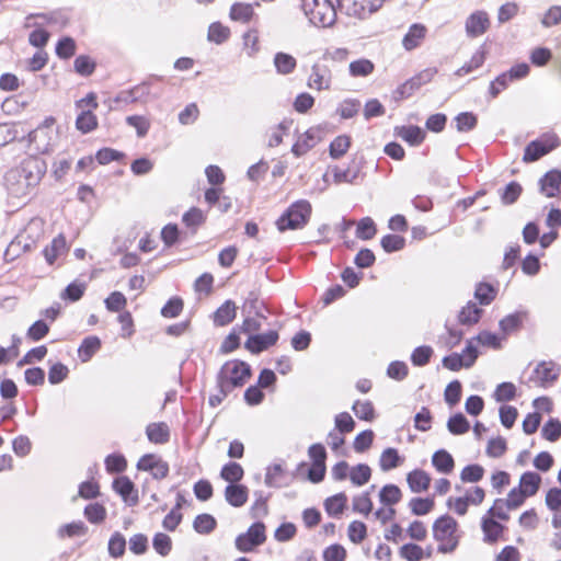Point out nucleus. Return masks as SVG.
Wrapping results in <instances>:
<instances>
[{"mask_svg":"<svg viewBox=\"0 0 561 561\" xmlns=\"http://www.w3.org/2000/svg\"><path fill=\"white\" fill-rule=\"evenodd\" d=\"M76 119V127L83 134L90 133L98 126L96 116L90 110H80Z\"/></svg>","mask_w":561,"mask_h":561,"instance_id":"39","label":"nucleus"},{"mask_svg":"<svg viewBox=\"0 0 561 561\" xmlns=\"http://www.w3.org/2000/svg\"><path fill=\"white\" fill-rule=\"evenodd\" d=\"M401 497L402 492L396 484H386L379 492V501L386 506L399 503Z\"/></svg>","mask_w":561,"mask_h":561,"instance_id":"40","label":"nucleus"},{"mask_svg":"<svg viewBox=\"0 0 561 561\" xmlns=\"http://www.w3.org/2000/svg\"><path fill=\"white\" fill-rule=\"evenodd\" d=\"M88 531V527L84 525L83 522H72L66 525H62L58 528V537L65 538V537H76V536H83Z\"/></svg>","mask_w":561,"mask_h":561,"instance_id":"48","label":"nucleus"},{"mask_svg":"<svg viewBox=\"0 0 561 561\" xmlns=\"http://www.w3.org/2000/svg\"><path fill=\"white\" fill-rule=\"evenodd\" d=\"M490 27V19L486 12L476 11L471 13L465 23L466 34L474 38L483 35Z\"/></svg>","mask_w":561,"mask_h":561,"instance_id":"16","label":"nucleus"},{"mask_svg":"<svg viewBox=\"0 0 561 561\" xmlns=\"http://www.w3.org/2000/svg\"><path fill=\"white\" fill-rule=\"evenodd\" d=\"M300 8L311 24L329 27L336 19V11L330 0H300Z\"/></svg>","mask_w":561,"mask_h":561,"instance_id":"5","label":"nucleus"},{"mask_svg":"<svg viewBox=\"0 0 561 561\" xmlns=\"http://www.w3.org/2000/svg\"><path fill=\"white\" fill-rule=\"evenodd\" d=\"M398 136L412 146L420 145L425 138L424 131L419 126L413 125L398 129Z\"/></svg>","mask_w":561,"mask_h":561,"instance_id":"37","label":"nucleus"},{"mask_svg":"<svg viewBox=\"0 0 561 561\" xmlns=\"http://www.w3.org/2000/svg\"><path fill=\"white\" fill-rule=\"evenodd\" d=\"M114 491L122 496L128 505L138 503V493L131 480L126 476H121L113 481Z\"/></svg>","mask_w":561,"mask_h":561,"instance_id":"19","label":"nucleus"},{"mask_svg":"<svg viewBox=\"0 0 561 561\" xmlns=\"http://www.w3.org/2000/svg\"><path fill=\"white\" fill-rule=\"evenodd\" d=\"M447 428L453 435H462L470 428V424L461 413H457L449 417Z\"/></svg>","mask_w":561,"mask_h":561,"instance_id":"49","label":"nucleus"},{"mask_svg":"<svg viewBox=\"0 0 561 561\" xmlns=\"http://www.w3.org/2000/svg\"><path fill=\"white\" fill-rule=\"evenodd\" d=\"M321 139L322 128L320 126H312L297 137V140L291 147V152L299 158L316 147Z\"/></svg>","mask_w":561,"mask_h":561,"instance_id":"11","label":"nucleus"},{"mask_svg":"<svg viewBox=\"0 0 561 561\" xmlns=\"http://www.w3.org/2000/svg\"><path fill=\"white\" fill-rule=\"evenodd\" d=\"M311 211V204L307 199L296 201L276 220L278 231L302 229L308 224Z\"/></svg>","mask_w":561,"mask_h":561,"instance_id":"4","label":"nucleus"},{"mask_svg":"<svg viewBox=\"0 0 561 561\" xmlns=\"http://www.w3.org/2000/svg\"><path fill=\"white\" fill-rule=\"evenodd\" d=\"M437 70L435 68H427L405 81L399 89L398 93L402 96L411 95L415 90L420 89L423 84L431 82Z\"/></svg>","mask_w":561,"mask_h":561,"instance_id":"17","label":"nucleus"},{"mask_svg":"<svg viewBox=\"0 0 561 561\" xmlns=\"http://www.w3.org/2000/svg\"><path fill=\"white\" fill-rule=\"evenodd\" d=\"M73 67L77 73L88 77L95 69V62L87 55H80L75 59Z\"/></svg>","mask_w":561,"mask_h":561,"instance_id":"63","label":"nucleus"},{"mask_svg":"<svg viewBox=\"0 0 561 561\" xmlns=\"http://www.w3.org/2000/svg\"><path fill=\"white\" fill-rule=\"evenodd\" d=\"M541 435L549 442H557L561 436V422L550 419L541 428Z\"/></svg>","mask_w":561,"mask_h":561,"instance_id":"59","label":"nucleus"},{"mask_svg":"<svg viewBox=\"0 0 561 561\" xmlns=\"http://www.w3.org/2000/svg\"><path fill=\"white\" fill-rule=\"evenodd\" d=\"M339 5L350 16L365 19L381 8L383 0H337Z\"/></svg>","mask_w":561,"mask_h":561,"instance_id":"9","label":"nucleus"},{"mask_svg":"<svg viewBox=\"0 0 561 561\" xmlns=\"http://www.w3.org/2000/svg\"><path fill=\"white\" fill-rule=\"evenodd\" d=\"M359 107V101L354 99H347L339 104L337 113L342 118L348 119L354 117L358 113Z\"/></svg>","mask_w":561,"mask_h":561,"instance_id":"64","label":"nucleus"},{"mask_svg":"<svg viewBox=\"0 0 561 561\" xmlns=\"http://www.w3.org/2000/svg\"><path fill=\"white\" fill-rule=\"evenodd\" d=\"M278 339V332L275 330H271L261 334H251L244 343V347L252 354H260L268 347L275 345Z\"/></svg>","mask_w":561,"mask_h":561,"instance_id":"13","label":"nucleus"},{"mask_svg":"<svg viewBox=\"0 0 561 561\" xmlns=\"http://www.w3.org/2000/svg\"><path fill=\"white\" fill-rule=\"evenodd\" d=\"M105 308L111 312H121L127 305V299L121 291H113L104 300Z\"/></svg>","mask_w":561,"mask_h":561,"instance_id":"57","label":"nucleus"},{"mask_svg":"<svg viewBox=\"0 0 561 561\" xmlns=\"http://www.w3.org/2000/svg\"><path fill=\"white\" fill-rule=\"evenodd\" d=\"M68 251V245L66 238L62 234H58L54 238L49 245H47L44 251V257L49 265H53L60 256L66 254Z\"/></svg>","mask_w":561,"mask_h":561,"instance_id":"22","label":"nucleus"},{"mask_svg":"<svg viewBox=\"0 0 561 561\" xmlns=\"http://www.w3.org/2000/svg\"><path fill=\"white\" fill-rule=\"evenodd\" d=\"M230 36V30L229 27L222 25L219 22H214L208 27V34L207 38L209 42H213L215 44H222L225 43Z\"/></svg>","mask_w":561,"mask_h":561,"instance_id":"44","label":"nucleus"},{"mask_svg":"<svg viewBox=\"0 0 561 561\" xmlns=\"http://www.w3.org/2000/svg\"><path fill=\"white\" fill-rule=\"evenodd\" d=\"M427 28L425 25L420 23L412 24L402 39V46L405 50H412L419 47L425 38Z\"/></svg>","mask_w":561,"mask_h":561,"instance_id":"23","label":"nucleus"},{"mask_svg":"<svg viewBox=\"0 0 561 561\" xmlns=\"http://www.w3.org/2000/svg\"><path fill=\"white\" fill-rule=\"evenodd\" d=\"M265 540V525L261 522H256L252 524L245 533L237 536L234 545L240 552H251L257 546L263 545Z\"/></svg>","mask_w":561,"mask_h":561,"instance_id":"8","label":"nucleus"},{"mask_svg":"<svg viewBox=\"0 0 561 561\" xmlns=\"http://www.w3.org/2000/svg\"><path fill=\"white\" fill-rule=\"evenodd\" d=\"M152 546L157 553L165 557L172 549V540L167 534L158 533L153 537Z\"/></svg>","mask_w":561,"mask_h":561,"instance_id":"62","label":"nucleus"},{"mask_svg":"<svg viewBox=\"0 0 561 561\" xmlns=\"http://www.w3.org/2000/svg\"><path fill=\"white\" fill-rule=\"evenodd\" d=\"M266 308L262 301L257 298H251L245 301L244 312L247 316L240 327V332L249 334H255L262 328V321L266 319Z\"/></svg>","mask_w":561,"mask_h":561,"instance_id":"6","label":"nucleus"},{"mask_svg":"<svg viewBox=\"0 0 561 561\" xmlns=\"http://www.w3.org/2000/svg\"><path fill=\"white\" fill-rule=\"evenodd\" d=\"M85 518L92 524H99L106 517V510L100 503H92L84 508Z\"/></svg>","mask_w":561,"mask_h":561,"instance_id":"58","label":"nucleus"},{"mask_svg":"<svg viewBox=\"0 0 561 561\" xmlns=\"http://www.w3.org/2000/svg\"><path fill=\"white\" fill-rule=\"evenodd\" d=\"M237 314V307L233 301H225L214 313V323L224 327L233 321Z\"/></svg>","mask_w":561,"mask_h":561,"instance_id":"30","label":"nucleus"},{"mask_svg":"<svg viewBox=\"0 0 561 561\" xmlns=\"http://www.w3.org/2000/svg\"><path fill=\"white\" fill-rule=\"evenodd\" d=\"M399 554L407 561H422L425 558L424 549L415 543L403 545L399 550Z\"/></svg>","mask_w":561,"mask_h":561,"instance_id":"50","label":"nucleus"},{"mask_svg":"<svg viewBox=\"0 0 561 561\" xmlns=\"http://www.w3.org/2000/svg\"><path fill=\"white\" fill-rule=\"evenodd\" d=\"M254 14L253 5L250 3L237 2L230 8L229 16L232 21L248 23Z\"/></svg>","mask_w":561,"mask_h":561,"instance_id":"34","label":"nucleus"},{"mask_svg":"<svg viewBox=\"0 0 561 561\" xmlns=\"http://www.w3.org/2000/svg\"><path fill=\"white\" fill-rule=\"evenodd\" d=\"M433 537L438 542V552H453L460 538L457 522L449 515L440 516L433 524Z\"/></svg>","mask_w":561,"mask_h":561,"instance_id":"3","label":"nucleus"},{"mask_svg":"<svg viewBox=\"0 0 561 561\" xmlns=\"http://www.w3.org/2000/svg\"><path fill=\"white\" fill-rule=\"evenodd\" d=\"M148 439L153 444H165L170 439V428L167 423H150L146 427Z\"/></svg>","mask_w":561,"mask_h":561,"instance_id":"27","label":"nucleus"},{"mask_svg":"<svg viewBox=\"0 0 561 561\" xmlns=\"http://www.w3.org/2000/svg\"><path fill=\"white\" fill-rule=\"evenodd\" d=\"M125 549H126L125 537L121 533L115 531L108 540V546H107L108 554L112 558L117 559V558H121L125 553Z\"/></svg>","mask_w":561,"mask_h":561,"instance_id":"47","label":"nucleus"},{"mask_svg":"<svg viewBox=\"0 0 561 561\" xmlns=\"http://www.w3.org/2000/svg\"><path fill=\"white\" fill-rule=\"evenodd\" d=\"M380 244L387 253H391L402 250L405 245V240L398 234H387L381 238Z\"/></svg>","mask_w":561,"mask_h":561,"instance_id":"60","label":"nucleus"},{"mask_svg":"<svg viewBox=\"0 0 561 561\" xmlns=\"http://www.w3.org/2000/svg\"><path fill=\"white\" fill-rule=\"evenodd\" d=\"M540 192L547 197H554L560 192L561 172L551 170L547 172L539 181Z\"/></svg>","mask_w":561,"mask_h":561,"instance_id":"20","label":"nucleus"},{"mask_svg":"<svg viewBox=\"0 0 561 561\" xmlns=\"http://www.w3.org/2000/svg\"><path fill=\"white\" fill-rule=\"evenodd\" d=\"M559 140L556 136H549L546 138L537 139L531 141L525 148L523 161L534 162L549 153L551 150L557 148Z\"/></svg>","mask_w":561,"mask_h":561,"instance_id":"10","label":"nucleus"},{"mask_svg":"<svg viewBox=\"0 0 561 561\" xmlns=\"http://www.w3.org/2000/svg\"><path fill=\"white\" fill-rule=\"evenodd\" d=\"M558 370L548 363H541L533 371L531 380L539 387L549 388L558 379Z\"/></svg>","mask_w":561,"mask_h":561,"instance_id":"18","label":"nucleus"},{"mask_svg":"<svg viewBox=\"0 0 561 561\" xmlns=\"http://www.w3.org/2000/svg\"><path fill=\"white\" fill-rule=\"evenodd\" d=\"M347 503V496L345 493L341 492L328 497L324 502V510L329 516L339 517Z\"/></svg>","mask_w":561,"mask_h":561,"instance_id":"33","label":"nucleus"},{"mask_svg":"<svg viewBox=\"0 0 561 561\" xmlns=\"http://www.w3.org/2000/svg\"><path fill=\"white\" fill-rule=\"evenodd\" d=\"M217 525V522L214 516L209 514H199L195 517L193 527L198 534H209L211 533Z\"/></svg>","mask_w":561,"mask_h":561,"instance_id":"46","label":"nucleus"},{"mask_svg":"<svg viewBox=\"0 0 561 561\" xmlns=\"http://www.w3.org/2000/svg\"><path fill=\"white\" fill-rule=\"evenodd\" d=\"M540 483L541 477L538 473L534 471H527L522 474L518 488L527 497H530L538 492Z\"/></svg>","mask_w":561,"mask_h":561,"instance_id":"28","label":"nucleus"},{"mask_svg":"<svg viewBox=\"0 0 561 561\" xmlns=\"http://www.w3.org/2000/svg\"><path fill=\"white\" fill-rule=\"evenodd\" d=\"M481 527L484 534V541L488 542H495L504 529L499 522L488 516L482 518Z\"/></svg>","mask_w":561,"mask_h":561,"instance_id":"35","label":"nucleus"},{"mask_svg":"<svg viewBox=\"0 0 561 561\" xmlns=\"http://www.w3.org/2000/svg\"><path fill=\"white\" fill-rule=\"evenodd\" d=\"M45 172L46 163L43 159L34 156L25 158L4 176L9 194L18 198L26 197L39 184Z\"/></svg>","mask_w":561,"mask_h":561,"instance_id":"1","label":"nucleus"},{"mask_svg":"<svg viewBox=\"0 0 561 561\" xmlns=\"http://www.w3.org/2000/svg\"><path fill=\"white\" fill-rule=\"evenodd\" d=\"M76 42L73 38L66 36L58 41L56 45V55L61 59H69L76 54Z\"/></svg>","mask_w":561,"mask_h":561,"instance_id":"51","label":"nucleus"},{"mask_svg":"<svg viewBox=\"0 0 561 561\" xmlns=\"http://www.w3.org/2000/svg\"><path fill=\"white\" fill-rule=\"evenodd\" d=\"M403 461L404 457L400 456L396 448L388 447L380 455L379 467L381 471L387 472L398 468Z\"/></svg>","mask_w":561,"mask_h":561,"instance_id":"29","label":"nucleus"},{"mask_svg":"<svg viewBox=\"0 0 561 561\" xmlns=\"http://www.w3.org/2000/svg\"><path fill=\"white\" fill-rule=\"evenodd\" d=\"M484 60H485V51L482 48H480L472 55L469 62H467L462 67H460L455 72V75L458 77H463V76L472 72L473 70L480 68L483 65Z\"/></svg>","mask_w":561,"mask_h":561,"instance_id":"45","label":"nucleus"},{"mask_svg":"<svg viewBox=\"0 0 561 561\" xmlns=\"http://www.w3.org/2000/svg\"><path fill=\"white\" fill-rule=\"evenodd\" d=\"M101 340L98 336L85 337L78 348V356L82 363L89 362L100 350Z\"/></svg>","mask_w":561,"mask_h":561,"instance_id":"32","label":"nucleus"},{"mask_svg":"<svg viewBox=\"0 0 561 561\" xmlns=\"http://www.w3.org/2000/svg\"><path fill=\"white\" fill-rule=\"evenodd\" d=\"M273 65L278 75L288 76L295 71L297 60L290 54L278 51L274 55Z\"/></svg>","mask_w":561,"mask_h":561,"instance_id":"26","label":"nucleus"},{"mask_svg":"<svg viewBox=\"0 0 561 561\" xmlns=\"http://www.w3.org/2000/svg\"><path fill=\"white\" fill-rule=\"evenodd\" d=\"M409 507L414 515L423 516L433 510L434 501L432 499L413 497L409 502Z\"/></svg>","mask_w":561,"mask_h":561,"instance_id":"56","label":"nucleus"},{"mask_svg":"<svg viewBox=\"0 0 561 561\" xmlns=\"http://www.w3.org/2000/svg\"><path fill=\"white\" fill-rule=\"evenodd\" d=\"M434 351L428 345L417 346L411 354V362L416 367H422L428 364Z\"/></svg>","mask_w":561,"mask_h":561,"instance_id":"54","label":"nucleus"},{"mask_svg":"<svg viewBox=\"0 0 561 561\" xmlns=\"http://www.w3.org/2000/svg\"><path fill=\"white\" fill-rule=\"evenodd\" d=\"M373 510V502L369 492H364L354 496L353 511L367 516Z\"/></svg>","mask_w":561,"mask_h":561,"instance_id":"61","label":"nucleus"},{"mask_svg":"<svg viewBox=\"0 0 561 561\" xmlns=\"http://www.w3.org/2000/svg\"><path fill=\"white\" fill-rule=\"evenodd\" d=\"M432 463L438 472L444 474L450 473L455 467L453 456L445 449L434 453Z\"/></svg>","mask_w":561,"mask_h":561,"instance_id":"31","label":"nucleus"},{"mask_svg":"<svg viewBox=\"0 0 561 561\" xmlns=\"http://www.w3.org/2000/svg\"><path fill=\"white\" fill-rule=\"evenodd\" d=\"M351 147V137L340 135L335 137L329 146V154L332 159L342 158Z\"/></svg>","mask_w":561,"mask_h":561,"instance_id":"38","label":"nucleus"},{"mask_svg":"<svg viewBox=\"0 0 561 561\" xmlns=\"http://www.w3.org/2000/svg\"><path fill=\"white\" fill-rule=\"evenodd\" d=\"M484 476V468L480 465H468L460 472L462 482L476 483L479 482Z\"/></svg>","mask_w":561,"mask_h":561,"instance_id":"52","label":"nucleus"},{"mask_svg":"<svg viewBox=\"0 0 561 561\" xmlns=\"http://www.w3.org/2000/svg\"><path fill=\"white\" fill-rule=\"evenodd\" d=\"M137 469L150 472L154 479H164L169 473V465L154 454L144 455L137 462Z\"/></svg>","mask_w":561,"mask_h":561,"instance_id":"12","label":"nucleus"},{"mask_svg":"<svg viewBox=\"0 0 561 561\" xmlns=\"http://www.w3.org/2000/svg\"><path fill=\"white\" fill-rule=\"evenodd\" d=\"M375 66L373 61L366 58L354 60L348 66V71L352 77H367L373 73Z\"/></svg>","mask_w":561,"mask_h":561,"instance_id":"43","label":"nucleus"},{"mask_svg":"<svg viewBox=\"0 0 561 561\" xmlns=\"http://www.w3.org/2000/svg\"><path fill=\"white\" fill-rule=\"evenodd\" d=\"M244 474V470L238 462H228L226 463L220 471V477L225 481L229 482V484L239 482Z\"/></svg>","mask_w":561,"mask_h":561,"instance_id":"42","label":"nucleus"},{"mask_svg":"<svg viewBox=\"0 0 561 561\" xmlns=\"http://www.w3.org/2000/svg\"><path fill=\"white\" fill-rule=\"evenodd\" d=\"M293 126V119L284 118L277 125L272 126L266 131L267 146L273 148L283 142L284 136L288 135Z\"/></svg>","mask_w":561,"mask_h":561,"instance_id":"24","label":"nucleus"},{"mask_svg":"<svg viewBox=\"0 0 561 561\" xmlns=\"http://www.w3.org/2000/svg\"><path fill=\"white\" fill-rule=\"evenodd\" d=\"M352 410L354 411L355 415L364 421H373L375 417V410L374 405L370 401L365 400L360 401L357 400L354 402Z\"/></svg>","mask_w":561,"mask_h":561,"instance_id":"53","label":"nucleus"},{"mask_svg":"<svg viewBox=\"0 0 561 561\" xmlns=\"http://www.w3.org/2000/svg\"><path fill=\"white\" fill-rule=\"evenodd\" d=\"M55 14H45V13H38V14H30L25 19V27H35V30L30 34L28 42L34 47H43L47 44L49 34L46 32L42 26L44 24H50L54 23Z\"/></svg>","mask_w":561,"mask_h":561,"instance_id":"7","label":"nucleus"},{"mask_svg":"<svg viewBox=\"0 0 561 561\" xmlns=\"http://www.w3.org/2000/svg\"><path fill=\"white\" fill-rule=\"evenodd\" d=\"M332 82L331 71L327 66L314 64L307 80L308 88L317 91L329 90Z\"/></svg>","mask_w":561,"mask_h":561,"instance_id":"15","label":"nucleus"},{"mask_svg":"<svg viewBox=\"0 0 561 561\" xmlns=\"http://www.w3.org/2000/svg\"><path fill=\"white\" fill-rule=\"evenodd\" d=\"M251 376L250 366L241 360H229L221 367L217 383L222 397H226L234 388L242 387Z\"/></svg>","mask_w":561,"mask_h":561,"instance_id":"2","label":"nucleus"},{"mask_svg":"<svg viewBox=\"0 0 561 561\" xmlns=\"http://www.w3.org/2000/svg\"><path fill=\"white\" fill-rule=\"evenodd\" d=\"M151 95V87L148 82H142L131 89L121 91L116 98V103L131 104V103H146Z\"/></svg>","mask_w":561,"mask_h":561,"instance_id":"14","label":"nucleus"},{"mask_svg":"<svg viewBox=\"0 0 561 561\" xmlns=\"http://www.w3.org/2000/svg\"><path fill=\"white\" fill-rule=\"evenodd\" d=\"M482 310L472 301H469L458 314V320L463 325L476 324L481 318Z\"/></svg>","mask_w":561,"mask_h":561,"instance_id":"36","label":"nucleus"},{"mask_svg":"<svg viewBox=\"0 0 561 561\" xmlns=\"http://www.w3.org/2000/svg\"><path fill=\"white\" fill-rule=\"evenodd\" d=\"M371 477V470L368 465L359 463L351 468L350 480L356 486L366 484Z\"/></svg>","mask_w":561,"mask_h":561,"instance_id":"41","label":"nucleus"},{"mask_svg":"<svg viewBox=\"0 0 561 561\" xmlns=\"http://www.w3.org/2000/svg\"><path fill=\"white\" fill-rule=\"evenodd\" d=\"M249 497V490L245 485L232 483L225 489V500L233 507L243 506Z\"/></svg>","mask_w":561,"mask_h":561,"instance_id":"21","label":"nucleus"},{"mask_svg":"<svg viewBox=\"0 0 561 561\" xmlns=\"http://www.w3.org/2000/svg\"><path fill=\"white\" fill-rule=\"evenodd\" d=\"M409 488L414 493L426 491L431 484V477L421 469L412 470L407 476Z\"/></svg>","mask_w":561,"mask_h":561,"instance_id":"25","label":"nucleus"},{"mask_svg":"<svg viewBox=\"0 0 561 561\" xmlns=\"http://www.w3.org/2000/svg\"><path fill=\"white\" fill-rule=\"evenodd\" d=\"M377 229L374 220L370 217L360 219L357 224L356 237L362 240H369L374 238Z\"/></svg>","mask_w":561,"mask_h":561,"instance_id":"55","label":"nucleus"}]
</instances>
